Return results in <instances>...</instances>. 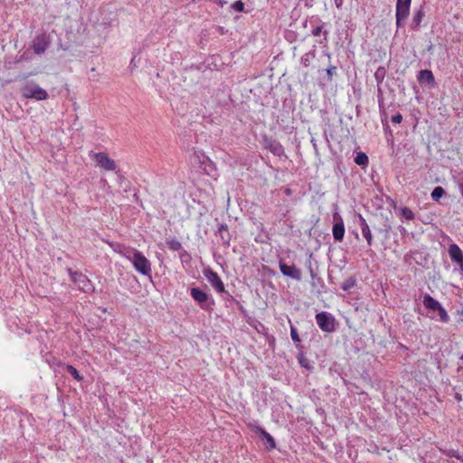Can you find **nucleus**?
Masks as SVG:
<instances>
[{
  "label": "nucleus",
  "instance_id": "nucleus-3",
  "mask_svg": "<svg viewBox=\"0 0 463 463\" xmlns=\"http://www.w3.org/2000/svg\"><path fill=\"white\" fill-rule=\"evenodd\" d=\"M316 321L319 328L326 333H332L335 330V318L330 313L322 311L316 315Z\"/></svg>",
  "mask_w": 463,
  "mask_h": 463
},
{
  "label": "nucleus",
  "instance_id": "nucleus-8",
  "mask_svg": "<svg viewBox=\"0 0 463 463\" xmlns=\"http://www.w3.org/2000/svg\"><path fill=\"white\" fill-rule=\"evenodd\" d=\"M280 272L288 278L293 279L297 281H300L302 279V272L300 269L295 265H288L282 260L279 262Z\"/></svg>",
  "mask_w": 463,
  "mask_h": 463
},
{
  "label": "nucleus",
  "instance_id": "nucleus-25",
  "mask_svg": "<svg viewBox=\"0 0 463 463\" xmlns=\"http://www.w3.org/2000/svg\"><path fill=\"white\" fill-rule=\"evenodd\" d=\"M356 285V279L354 278V277H349L348 279H346L342 286H341V288L344 290V291H349L351 288H353L354 286Z\"/></svg>",
  "mask_w": 463,
  "mask_h": 463
},
{
  "label": "nucleus",
  "instance_id": "nucleus-12",
  "mask_svg": "<svg viewBox=\"0 0 463 463\" xmlns=\"http://www.w3.org/2000/svg\"><path fill=\"white\" fill-rule=\"evenodd\" d=\"M253 430L256 435L262 439L263 444L268 450H271L276 448V442L274 438L260 426H254Z\"/></svg>",
  "mask_w": 463,
  "mask_h": 463
},
{
  "label": "nucleus",
  "instance_id": "nucleus-14",
  "mask_svg": "<svg viewBox=\"0 0 463 463\" xmlns=\"http://www.w3.org/2000/svg\"><path fill=\"white\" fill-rule=\"evenodd\" d=\"M448 251H449V255L453 262H455V263L462 262L463 251L457 244H455V243L450 244L449 246Z\"/></svg>",
  "mask_w": 463,
  "mask_h": 463
},
{
  "label": "nucleus",
  "instance_id": "nucleus-5",
  "mask_svg": "<svg viewBox=\"0 0 463 463\" xmlns=\"http://www.w3.org/2000/svg\"><path fill=\"white\" fill-rule=\"evenodd\" d=\"M22 95L26 99H34L36 100H44L48 98L47 91L33 84H27L22 89Z\"/></svg>",
  "mask_w": 463,
  "mask_h": 463
},
{
  "label": "nucleus",
  "instance_id": "nucleus-30",
  "mask_svg": "<svg viewBox=\"0 0 463 463\" xmlns=\"http://www.w3.org/2000/svg\"><path fill=\"white\" fill-rule=\"evenodd\" d=\"M436 311H438L439 316V320L441 322H443V323L449 322V317L446 309L441 305L439 306V308L437 309Z\"/></svg>",
  "mask_w": 463,
  "mask_h": 463
},
{
  "label": "nucleus",
  "instance_id": "nucleus-6",
  "mask_svg": "<svg viewBox=\"0 0 463 463\" xmlns=\"http://www.w3.org/2000/svg\"><path fill=\"white\" fill-rule=\"evenodd\" d=\"M203 272L208 282L218 293H225L228 297L232 298L229 292L225 290L223 282L215 271L210 268H207L204 269Z\"/></svg>",
  "mask_w": 463,
  "mask_h": 463
},
{
  "label": "nucleus",
  "instance_id": "nucleus-31",
  "mask_svg": "<svg viewBox=\"0 0 463 463\" xmlns=\"http://www.w3.org/2000/svg\"><path fill=\"white\" fill-rule=\"evenodd\" d=\"M314 53L312 52H307L306 53L305 55L302 56L301 58V63L305 66V67H308L309 64H310V61H311V59L314 57Z\"/></svg>",
  "mask_w": 463,
  "mask_h": 463
},
{
  "label": "nucleus",
  "instance_id": "nucleus-42",
  "mask_svg": "<svg viewBox=\"0 0 463 463\" xmlns=\"http://www.w3.org/2000/svg\"><path fill=\"white\" fill-rule=\"evenodd\" d=\"M212 1H213V3H214V4L222 6V7L224 5H226V4H227V2H226V1H224V0H212Z\"/></svg>",
  "mask_w": 463,
  "mask_h": 463
},
{
  "label": "nucleus",
  "instance_id": "nucleus-2",
  "mask_svg": "<svg viewBox=\"0 0 463 463\" xmlns=\"http://www.w3.org/2000/svg\"><path fill=\"white\" fill-rule=\"evenodd\" d=\"M67 272L69 273L71 279L73 281L79 290L89 294L95 291L93 283L85 274L80 271H74L71 268L67 269Z\"/></svg>",
  "mask_w": 463,
  "mask_h": 463
},
{
  "label": "nucleus",
  "instance_id": "nucleus-33",
  "mask_svg": "<svg viewBox=\"0 0 463 463\" xmlns=\"http://www.w3.org/2000/svg\"><path fill=\"white\" fill-rule=\"evenodd\" d=\"M203 156H206L203 153H201V152H194V163L198 164L200 167H201V165H204V162L203 160Z\"/></svg>",
  "mask_w": 463,
  "mask_h": 463
},
{
  "label": "nucleus",
  "instance_id": "nucleus-11",
  "mask_svg": "<svg viewBox=\"0 0 463 463\" xmlns=\"http://www.w3.org/2000/svg\"><path fill=\"white\" fill-rule=\"evenodd\" d=\"M264 147L269 149L274 156H281L284 155V147L278 140L265 136L263 137Z\"/></svg>",
  "mask_w": 463,
  "mask_h": 463
},
{
  "label": "nucleus",
  "instance_id": "nucleus-28",
  "mask_svg": "<svg viewBox=\"0 0 463 463\" xmlns=\"http://www.w3.org/2000/svg\"><path fill=\"white\" fill-rule=\"evenodd\" d=\"M66 370L78 382H81L83 380V377L80 374L79 371L74 366L67 364Z\"/></svg>",
  "mask_w": 463,
  "mask_h": 463
},
{
  "label": "nucleus",
  "instance_id": "nucleus-23",
  "mask_svg": "<svg viewBox=\"0 0 463 463\" xmlns=\"http://www.w3.org/2000/svg\"><path fill=\"white\" fill-rule=\"evenodd\" d=\"M165 243L167 247L174 251H179L183 250L181 242L175 239H167Z\"/></svg>",
  "mask_w": 463,
  "mask_h": 463
},
{
  "label": "nucleus",
  "instance_id": "nucleus-7",
  "mask_svg": "<svg viewBox=\"0 0 463 463\" xmlns=\"http://www.w3.org/2000/svg\"><path fill=\"white\" fill-rule=\"evenodd\" d=\"M411 0H397L396 3V25L402 27L410 14Z\"/></svg>",
  "mask_w": 463,
  "mask_h": 463
},
{
  "label": "nucleus",
  "instance_id": "nucleus-34",
  "mask_svg": "<svg viewBox=\"0 0 463 463\" xmlns=\"http://www.w3.org/2000/svg\"><path fill=\"white\" fill-rule=\"evenodd\" d=\"M290 336L295 343H299L301 341L297 328L293 326H290Z\"/></svg>",
  "mask_w": 463,
  "mask_h": 463
},
{
  "label": "nucleus",
  "instance_id": "nucleus-18",
  "mask_svg": "<svg viewBox=\"0 0 463 463\" xmlns=\"http://www.w3.org/2000/svg\"><path fill=\"white\" fill-rule=\"evenodd\" d=\"M418 80L420 83L426 82L430 85H434L435 78L431 71L430 70H421L418 75Z\"/></svg>",
  "mask_w": 463,
  "mask_h": 463
},
{
  "label": "nucleus",
  "instance_id": "nucleus-24",
  "mask_svg": "<svg viewBox=\"0 0 463 463\" xmlns=\"http://www.w3.org/2000/svg\"><path fill=\"white\" fill-rule=\"evenodd\" d=\"M297 358H298L299 364L302 367H304L307 370H310L312 368V366L310 364V361L305 356V354L302 352L298 354Z\"/></svg>",
  "mask_w": 463,
  "mask_h": 463
},
{
  "label": "nucleus",
  "instance_id": "nucleus-21",
  "mask_svg": "<svg viewBox=\"0 0 463 463\" xmlns=\"http://www.w3.org/2000/svg\"><path fill=\"white\" fill-rule=\"evenodd\" d=\"M424 15L425 14L422 8L419 9L413 14V17L411 24V29L416 30L420 27Z\"/></svg>",
  "mask_w": 463,
  "mask_h": 463
},
{
  "label": "nucleus",
  "instance_id": "nucleus-13",
  "mask_svg": "<svg viewBox=\"0 0 463 463\" xmlns=\"http://www.w3.org/2000/svg\"><path fill=\"white\" fill-rule=\"evenodd\" d=\"M334 220L336 221L332 229L333 237L336 241H342L345 236V225L341 216L335 213Z\"/></svg>",
  "mask_w": 463,
  "mask_h": 463
},
{
  "label": "nucleus",
  "instance_id": "nucleus-38",
  "mask_svg": "<svg viewBox=\"0 0 463 463\" xmlns=\"http://www.w3.org/2000/svg\"><path fill=\"white\" fill-rule=\"evenodd\" d=\"M180 258L183 261H189L191 260L190 254L184 250H182Z\"/></svg>",
  "mask_w": 463,
  "mask_h": 463
},
{
  "label": "nucleus",
  "instance_id": "nucleus-27",
  "mask_svg": "<svg viewBox=\"0 0 463 463\" xmlns=\"http://www.w3.org/2000/svg\"><path fill=\"white\" fill-rule=\"evenodd\" d=\"M445 194V190L441 186H436L431 192V199L438 202Z\"/></svg>",
  "mask_w": 463,
  "mask_h": 463
},
{
  "label": "nucleus",
  "instance_id": "nucleus-26",
  "mask_svg": "<svg viewBox=\"0 0 463 463\" xmlns=\"http://www.w3.org/2000/svg\"><path fill=\"white\" fill-rule=\"evenodd\" d=\"M385 74L386 70L384 67H379L374 72V78L378 86L383 81Z\"/></svg>",
  "mask_w": 463,
  "mask_h": 463
},
{
  "label": "nucleus",
  "instance_id": "nucleus-37",
  "mask_svg": "<svg viewBox=\"0 0 463 463\" xmlns=\"http://www.w3.org/2000/svg\"><path fill=\"white\" fill-rule=\"evenodd\" d=\"M391 120L392 123L399 124L402 121V115L401 113H397L392 117Z\"/></svg>",
  "mask_w": 463,
  "mask_h": 463
},
{
  "label": "nucleus",
  "instance_id": "nucleus-9",
  "mask_svg": "<svg viewBox=\"0 0 463 463\" xmlns=\"http://www.w3.org/2000/svg\"><path fill=\"white\" fill-rule=\"evenodd\" d=\"M50 43V37L45 33H41L33 39L32 48L35 54H43L45 52Z\"/></svg>",
  "mask_w": 463,
  "mask_h": 463
},
{
  "label": "nucleus",
  "instance_id": "nucleus-15",
  "mask_svg": "<svg viewBox=\"0 0 463 463\" xmlns=\"http://www.w3.org/2000/svg\"><path fill=\"white\" fill-rule=\"evenodd\" d=\"M203 160L204 165H201V169L210 176L214 177L217 175V168L214 163L208 156H203Z\"/></svg>",
  "mask_w": 463,
  "mask_h": 463
},
{
  "label": "nucleus",
  "instance_id": "nucleus-4",
  "mask_svg": "<svg viewBox=\"0 0 463 463\" xmlns=\"http://www.w3.org/2000/svg\"><path fill=\"white\" fill-rule=\"evenodd\" d=\"M191 296L203 309L208 311L213 310L214 300L206 292L199 288H192Z\"/></svg>",
  "mask_w": 463,
  "mask_h": 463
},
{
  "label": "nucleus",
  "instance_id": "nucleus-36",
  "mask_svg": "<svg viewBox=\"0 0 463 463\" xmlns=\"http://www.w3.org/2000/svg\"><path fill=\"white\" fill-rule=\"evenodd\" d=\"M326 74H327L328 80H332L333 76L336 74V67L335 66H329L326 69Z\"/></svg>",
  "mask_w": 463,
  "mask_h": 463
},
{
  "label": "nucleus",
  "instance_id": "nucleus-41",
  "mask_svg": "<svg viewBox=\"0 0 463 463\" xmlns=\"http://www.w3.org/2000/svg\"><path fill=\"white\" fill-rule=\"evenodd\" d=\"M391 229H392L391 225L386 223V224L383 225V229H379V232H384L387 234V233H389Z\"/></svg>",
  "mask_w": 463,
  "mask_h": 463
},
{
  "label": "nucleus",
  "instance_id": "nucleus-40",
  "mask_svg": "<svg viewBox=\"0 0 463 463\" xmlns=\"http://www.w3.org/2000/svg\"><path fill=\"white\" fill-rule=\"evenodd\" d=\"M382 122L385 129L389 128L387 123V114L385 112H383L382 115Z\"/></svg>",
  "mask_w": 463,
  "mask_h": 463
},
{
  "label": "nucleus",
  "instance_id": "nucleus-17",
  "mask_svg": "<svg viewBox=\"0 0 463 463\" xmlns=\"http://www.w3.org/2000/svg\"><path fill=\"white\" fill-rule=\"evenodd\" d=\"M360 227H361L362 234L364 237V239L366 240L367 244L369 246H372L373 235H372L371 230H370L369 225L366 222L365 219L361 215H360Z\"/></svg>",
  "mask_w": 463,
  "mask_h": 463
},
{
  "label": "nucleus",
  "instance_id": "nucleus-22",
  "mask_svg": "<svg viewBox=\"0 0 463 463\" xmlns=\"http://www.w3.org/2000/svg\"><path fill=\"white\" fill-rule=\"evenodd\" d=\"M356 165L361 166H366L369 164V158L364 152H358L354 157Z\"/></svg>",
  "mask_w": 463,
  "mask_h": 463
},
{
  "label": "nucleus",
  "instance_id": "nucleus-20",
  "mask_svg": "<svg viewBox=\"0 0 463 463\" xmlns=\"http://www.w3.org/2000/svg\"><path fill=\"white\" fill-rule=\"evenodd\" d=\"M422 302L426 308L432 311H436L440 306V303L429 294L424 295Z\"/></svg>",
  "mask_w": 463,
  "mask_h": 463
},
{
  "label": "nucleus",
  "instance_id": "nucleus-29",
  "mask_svg": "<svg viewBox=\"0 0 463 463\" xmlns=\"http://www.w3.org/2000/svg\"><path fill=\"white\" fill-rule=\"evenodd\" d=\"M401 215L408 221H411L415 218L413 212L408 207H402L400 209Z\"/></svg>",
  "mask_w": 463,
  "mask_h": 463
},
{
  "label": "nucleus",
  "instance_id": "nucleus-35",
  "mask_svg": "<svg viewBox=\"0 0 463 463\" xmlns=\"http://www.w3.org/2000/svg\"><path fill=\"white\" fill-rule=\"evenodd\" d=\"M232 8L240 13L244 12V3L241 0L236 1L232 5Z\"/></svg>",
  "mask_w": 463,
  "mask_h": 463
},
{
  "label": "nucleus",
  "instance_id": "nucleus-19",
  "mask_svg": "<svg viewBox=\"0 0 463 463\" xmlns=\"http://www.w3.org/2000/svg\"><path fill=\"white\" fill-rule=\"evenodd\" d=\"M311 258H312V254H310L309 259L307 262V268L309 271V274H310V277L312 279L311 284L313 287H315L317 282L320 283L322 281V279H321V278H319L317 269H314Z\"/></svg>",
  "mask_w": 463,
  "mask_h": 463
},
{
  "label": "nucleus",
  "instance_id": "nucleus-44",
  "mask_svg": "<svg viewBox=\"0 0 463 463\" xmlns=\"http://www.w3.org/2000/svg\"><path fill=\"white\" fill-rule=\"evenodd\" d=\"M459 189H460L461 194H462V196H463V183H461V184H459Z\"/></svg>",
  "mask_w": 463,
  "mask_h": 463
},
{
  "label": "nucleus",
  "instance_id": "nucleus-43",
  "mask_svg": "<svg viewBox=\"0 0 463 463\" xmlns=\"http://www.w3.org/2000/svg\"><path fill=\"white\" fill-rule=\"evenodd\" d=\"M457 264H458L459 269L463 273V259H462V262H457Z\"/></svg>",
  "mask_w": 463,
  "mask_h": 463
},
{
  "label": "nucleus",
  "instance_id": "nucleus-16",
  "mask_svg": "<svg viewBox=\"0 0 463 463\" xmlns=\"http://www.w3.org/2000/svg\"><path fill=\"white\" fill-rule=\"evenodd\" d=\"M218 234L221 238L222 245L225 247H229L232 236L226 224L219 225Z\"/></svg>",
  "mask_w": 463,
  "mask_h": 463
},
{
  "label": "nucleus",
  "instance_id": "nucleus-10",
  "mask_svg": "<svg viewBox=\"0 0 463 463\" xmlns=\"http://www.w3.org/2000/svg\"><path fill=\"white\" fill-rule=\"evenodd\" d=\"M93 157L98 162L99 165L107 171L115 170L117 167L116 162L111 159L107 153H94Z\"/></svg>",
  "mask_w": 463,
  "mask_h": 463
},
{
  "label": "nucleus",
  "instance_id": "nucleus-39",
  "mask_svg": "<svg viewBox=\"0 0 463 463\" xmlns=\"http://www.w3.org/2000/svg\"><path fill=\"white\" fill-rule=\"evenodd\" d=\"M322 29H323V25L317 26V27L313 28L311 33L314 36H318L322 33Z\"/></svg>",
  "mask_w": 463,
  "mask_h": 463
},
{
  "label": "nucleus",
  "instance_id": "nucleus-45",
  "mask_svg": "<svg viewBox=\"0 0 463 463\" xmlns=\"http://www.w3.org/2000/svg\"><path fill=\"white\" fill-rule=\"evenodd\" d=\"M383 106V99H379V107L380 109L382 108Z\"/></svg>",
  "mask_w": 463,
  "mask_h": 463
},
{
  "label": "nucleus",
  "instance_id": "nucleus-1",
  "mask_svg": "<svg viewBox=\"0 0 463 463\" xmlns=\"http://www.w3.org/2000/svg\"><path fill=\"white\" fill-rule=\"evenodd\" d=\"M125 257L132 263L138 273L151 277V262L141 251L132 249L125 253Z\"/></svg>",
  "mask_w": 463,
  "mask_h": 463
},
{
  "label": "nucleus",
  "instance_id": "nucleus-32",
  "mask_svg": "<svg viewBox=\"0 0 463 463\" xmlns=\"http://www.w3.org/2000/svg\"><path fill=\"white\" fill-rule=\"evenodd\" d=\"M445 454L449 457V458H456L457 459L460 460L461 462H463V456L460 455L458 453V451L455 450V449H449L448 451L445 452Z\"/></svg>",
  "mask_w": 463,
  "mask_h": 463
},
{
  "label": "nucleus",
  "instance_id": "nucleus-46",
  "mask_svg": "<svg viewBox=\"0 0 463 463\" xmlns=\"http://www.w3.org/2000/svg\"><path fill=\"white\" fill-rule=\"evenodd\" d=\"M286 194L290 195L291 194V190L290 189H287L286 190Z\"/></svg>",
  "mask_w": 463,
  "mask_h": 463
}]
</instances>
